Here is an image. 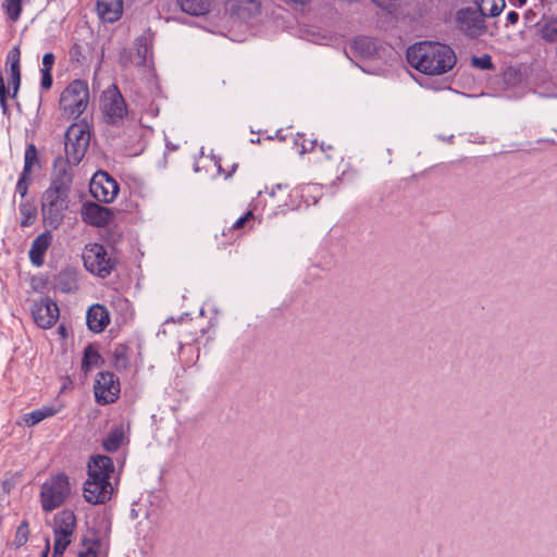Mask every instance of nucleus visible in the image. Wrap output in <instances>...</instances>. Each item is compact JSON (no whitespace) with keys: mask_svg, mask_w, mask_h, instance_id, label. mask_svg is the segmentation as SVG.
<instances>
[{"mask_svg":"<svg viewBox=\"0 0 557 557\" xmlns=\"http://www.w3.org/2000/svg\"><path fill=\"white\" fill-rule=\"evenodd\" d=\"M406 58L413 69L430 76L448 73L457 62L454 49L438 41L416 42L407 49Z\"/></svg>","mask_w":557,"mask_h":557,"instance_id":"nucleus-1","label":"nucleus"},{"mask_svg":"<svg viewBox=\"0 0 557 557\" xmlns=\"http://www.w3.org/2000/svg\"><path fill=\"white\" fill-rule=\"evenodd\" d=\"M71 495V484L69 476L64 472H59L47 479L40 491V503L42 510L51 512L62 506Z\"/></svg>","mask_w":557,"mask_h":557,"instance_id":"nucleus-2","label":"nucleus"},{"mask_svg":"<svg viewBox=\"0 0 557 557\" xmlns=\"http://www.w3.org/2000/svg\"><path fill=\"white\" fill-rule=\"evenodd\" d=\"M69 203L70 196L45 190L40 205L44 226L52 231L58 230L64 221Z\"/></svg>","mask_w":557,"mask_h":557,"instance_id":"nucleus-3","label":"nucleus"},{"mask_svg":"<svg viewBox=\"0 0 557 557\" xmlns=\"http://www.w3.org/2000/svg\"><path fill=\"white\" fill-rule=\"evenodd\" d=\"M89 143V125L87 123L72 124L65 133V160L77 165L83 160Z\"/></svg>","mask_w":557,"mask_h":557,"instance_id":"nucleus-4","label":"nucleus"},{"mask_svg":"<svg viewBox=\"0 0 557 557\" xmlns=\"http://www.w3.org/2000/svg\"><path fill=\"white\" fill-rule=\"evenodd\" d=\"M83 261L86 270L99 277H107L116 265V260L108 256L103 245L90 243L85 246Z\"/></svg>","mask_w":557,"mask_h":557,"instance_id":"nucleus-5","label":"nucleus"},{"mask_svg":"<svg viewBox=\"0 0 557 557\" xmlns=\"http://www.w3.org/2000/svg\"><path fill=\"white\" fill-rule=\"evenodd\" d=\"M455 22L457 28L470 39H476L487 30L485 13H482L476 7L459 9L456 12Z\"/></svg>","mask_w":557,"mask_h":557,"instance_id":"nucleus-6","label":"nucleus"},{"mask_svg":"<svg viewBox=\"0 0 557 557\" xmlns=\"http://www.w3.org/2000/svg\"><path fill=\"white\" fill-rule=\"evenodd\" d=\"M21 50L14 46L7 55V63L10 64L9 86L5 85L2 72L0 71V104H7L9 98L15 99L21 86Z\"/></svg>","mask_w":557,"mask_h":557,"instance_id":"nucleus-7","label":"nucleus"},{"mask_svg":"<svg viewBox=\"0 0 557 557\" xmlns=\"http://www.w3.org/2000/svg\"><path fill=\"white\" fill-rule=\"evenodd\" d=\"M119 190L117 182L106 171L99 170L91 177L89 191L98 202H112Z\"/></svg>","mask_w":557,"mask_h":557,"instance_id":"nucleus-8","label":"nucleus"},{"mask_svg":"<svg viewBox=\"0 0 557 557\" xmlns=\"http://www.w3.org/2000/svg\"><path fill=\"white\" fill-rule=\"evenodd\" d=\"M94 388L98 404H113L119 398L121 392L120 380L113 372H99Z\"/></svg>","mask_w":557,"mask_h":557,"instance_id":"nucleus-9","label":"nucleus"},{"mask_svg":"<svg viewBox=\"0 0 557 557\" xmlns=\"http://www.w3.org/2000/svg\"><path fill=\"white\" fill-rule=\"evenodd\" d=\"M30 311L35 323L44 330L52 327L60 315L58 305L50 297L34 300Z\"/></svg>","mask_w":557,"mask_h":557,"instance_id":"nucleus-10","label":"nucleus"},{"mask_svg":"<svg viewBox=\"0 0 557 557\" xmlns=\"http://www.w3.org/2000/svg\"><path fill=\"white\" fill-rule=\"evenodd\" d=\"M70 164L72 163L62 158H57L54 160L50 185L46 190L70 196L73 183V174L71 172Z\"/></svg>","mask_w":557,"mask_h":557,"instance_id":"nucleus-11","label":"nucleus"},{"mask_svg":"<svg viewBox=\"0 0 557 557\" xmlns=\"http://www.w3.org/2000/svg\"><path fill=\"white\" fill-rule=\"evenodd\" d=\"M84 498L91 505H100L109 502L113 494L110 480L87 478L83 487Z\"/></svg>","mask_w":557,"mask_h":557,"instance_id":"nucleus-12","label":"nucleus"},{"mask_svg":"<svg viewBox=\"0 0 557 557\" xmlns=\"http://www.w3.org/2000/svg\"><path fill=\"white\" fill-rule=\"evenodd\" d=\"M81 216L87 225L104 227L113 220L114 212L98 202L85 201L81 208Z\"/></svg>","mask_w":557,"mask_h":557,"instance_id":"nucleus-13","label":"nucleus"},{"mask_svg":"<svg viewBox=\"0 0 557 557\" xmlns=\"http://www.w3.org/2000/svg\"><path fill=\"white\" fill-rule=\"evenodd\" d=\"M59 104H89V88L85 79L72 81L61 92Z\"/></svg>","mask_w":557,"mask_h":557,"instance_id":"nucleus-14","label":"nucleus"},{"mask_svg":"<svg viewBox=\"0 0 557 557\" xmlns=\"http://www.w3.org/2000/svg\"><path fill=\"white\" fill-rule=\"evenodd\" d=\"M51 232L52 230L47 228L33 240L28 251L29 260L33 265L41 267L45 263L46 252L53 240V235Z\"/></svg>","mask_w":557,"mask_h":557,"instance_id":"nucleus-15","label":"nucleus"},{"mask_svg":"<svg viewBox=\"0 0 557 557\" xmlns=\"http://www.w3.org/2000/svg\"><path fill=\"white\" fill-rule=\"evenodd\" d=\"M114 472V463L107 455L91 456L87 463V475L89 478L110 480Z\"/></svg>","mask_w":557,"mask_h":557,"instance_id":"nucleus-16","label":"nucleus"},{"mask_svg":"<svg viewBox=\"0 0 557 557\" xmlns=\"http://www.w3.org/2000/svg\"><path fill=\"white\" fill-rule=\"evenodd\" d=\"M52 287L63 294L78 290V272L75 268L62 269L52 280Z\"/></svg>","mask_w":557,"mask_h":557,"instance_id":"nucleus-17","label":"nucleus"},{"mask_svg":"<svg viewBox=\"0 0 557 557\" xmlns=\"http://www.w3.org/2000/svg\"><path fill=\"white\" fill-rule=\"evenodd\" d=\"M87 326L94 333H101L110 323V314L106 306L95 304L86 314Z\"/></svg>","mask_w":557,"mask_h":557,"instance_id":"nucleus-18","label":"nucleus"},{"mask_svg":"<svg viewBox=\"0 0 557 557\" xmlns=\"http://www.w3.org/2000/svg\"><path fill=\"white\" fill-rule=\"evenodd\" d=\"M97 12L102 21L114 23L123 14V0H97Z\"/></svg>","mask_w":557,"mask_h":557,"instance_id":"nucleus-19","label":"nucleus"},{"mask_svg":"<svg viewBox=\"0 0 557 557\" xmlns=\"http://www.w3.org/2000/svg\"><path fill=\"white\" fill-rule=\"evenodd\" d=\"M76 527L75 513L70 509H64L54 516V535L71 537Z\"/></svg>","mask_w":557,"mask_h":557,"instance_id":"nucleus-20","label":"nucleus"},{"mask_svg":"<svg viewBox=\"0 0 557 557\" xmlns=\"http://www.w3.org/2000/svg\"><path fill=\"white\" fill-rule=\"evenodd\" d=\"M153 33L151 28H147L143 35L136 37L135 39V50L138 57L137 66H145L148 60V57L152 55L153 48Z\"/></svg>","mask_w":557,"mask_h":557,"instance_id":"nucleus-21","label":"nucleus"},{"mask_svg":"<svg viewBox=\"0 0 557 557\" xmlns=\"http://www.w3.org/2000/svg\"><path fill=\"white\" fill-rule=\"evenodd\" d=\"M541 38L548 44L557 42V16L542 15L541 21L534 24Z\"/></svg>","mask_w":557,"mask_h":557,"instance_id":"nucleus-22","label":"nucleus"},{"mask_svg":"<svg viewBox=\"0 0 557 557\" xmlns=\"http://www.w3.org/2000/svg\"><path fill=\"white\" fill-rule=\"evenodd\" d=\"M350 49L356 55L370 59L376 53L377 47L373 38L360 36L352 40Z\"/></svg>","mask_w":557,"mask_h":557,"instance_id":"nucleus-23","label":"nucleus"},{"mask_svg":"<svg viewBox=\"0 0 557 557\" xmlns=\"http://www.w3.org/2000/svg\"><path fill=\"white\" fill-rule=\"evenodd\" d=\"M181 10L191 16H203L211 10L212 0H176Z\"/></svg>","mask_w":557,"mask_h":557,"instance_id":"nucleus-24","label":"nucleus"},{"mask_svg":"<svg viewBox=\"0 0 557 557\" xmlns=\"http://www.w3.org/2000/svg\"><path fill=\"white\" fill-rule=\"evenodd\" d=\"M528 67L524 65L509 66L503 73V81L509 87L520 86L525 82Z\"/></svg>","mask_w":557,"mask_h":557,"instance_id":"nucleus-25","label":"nucleus"},{"mask_svg":"<svg viewBox=\"0 0 557 557\" xmlns=\"http://www.w3.org/2000/svg\"><path fill=\"white\" fill-rule=\"evenodd\" d=\"M18 212L21 214L20 225L22 227H29L37 220L38 209L33 200L21 201L18 205Z\"/></svg>","mask_w":557,"mask_h":557,"instance_id":"nucleus-26","label":"nucleus"},{"mask_svg":"<svg viewBox=\"0 0 557 557\" xmlns=\"http://www.w3.org/2000/svg\"><path fill=\"white\" fill-rule=\"evenodd\" d=\"M103 120L107 124L119 126L129 117L128 107H103Z\"/></svg>","mask_w":557,"mask_h":557,"instance_id":"nucleus-27","label":"nucleus"},{"mask_svg":"<svg viewBox=\"0 0 557 557\" xmlns=\"http://www.w3.org/2000/svg\"><path fill=\"white\" fill-rule=\"evenodd\" d=\"M472 1H473L474 5L482 13H485V17L498 16L506 5L505 0H472Z\"/></svg>","mask_w":557,"mask_h":557,"instance_id":"nucleus-28","label":"nucleus"},{"mask_svg":"<svg viewBox=\"0 0 557 557\" xmlns=\"http://www.w3.org/2000/svg\"><path fill=\"white\" fill-rule=\"evenodd\" d=\"M58 412L52 406H44L36 410H33L24 416V421L28 426H34L42 420L54 416Z\"/></svg>","mask_w":557,"mask_h":557,"instance_id":"nucleus-29","label":"nucleus"},{"mask_svg":"<svg viewBox=\"0 0 557 557\" xmlns=\"http://www.w3.org/2000/svg\"><path fill=\"white\" fill-rule=\"evenodd\" d=\"M102 362H103L102 357L99 354V351L97 350V348L94 347V345H88L84 349V356H83V360H82V370L84 372L90 371L91 368L98 367Z\"/></svg>","mask_w":557,"mask_h":557,"instance_id":"nucleus-30","label":"nucleus"},{"mask_svg":"<svg viewBox=\"0 0 557 557\" xmlns=\"http://www.w3.org/2000/svg\"><path fill=\"white\" fill-rule=\"evenodd\" d=\"M124 432L122 429L115 428L110 431L108 436L102 442V447L109 453L116 451L123 442Z\"/></svg>","mask_w":557,"mask_h":557,"instance_id":"nucleus-31","label":"nucleus"},{"mask_svg":"<svg viewBox=\"0 0 557 557\" xmlns=\"http://www.w3.org/2000/svg\"><path fill=\"white\" fill-rule=\"evenodd\" d=\"M100 104H126L115 84L110 85L100 96Z\"/></svg>","mask_w":557,"mask_h":557,"instance_id":"nucleus-32","label":"nucleus"},{"mask_svg":"<svg viewBox=\"0 0 557 557\" xmlns=\"http://www.w3.org/2000/svg\"><path fill=\"white\" fill-rule=\"evenodd\" d=\"M35 165H38V168H40L37 148L32 143V144H28L25 149L24 166H23L22 173L32 175V171Z\"/></svg>","mask_w":557,"mask_h":557,"instance_id":"nucleus-33","label":"nucleus"},{"mask_svg":"<svg viewBox=\"0 0 557 557\" xmlns=\"http://www.w3.org/2000/svg\"><path fill=\"white\" fill-rule=\"evenodd\" d=\"M127 347L119 345L113 351V366L117 371L126 370L128 367Z\"/></svg>","mask_w":557,"mask_h":557,"instance_id":"nucleus-34","label":"nucleus"},{"mask_svg":"<svg viewBox=\"0 0 557 557\" xmlns=\"http://www.w3.org/2000/svg\"><path fill=\"white\" fill-rule=\"evenodd\" d=\"M22 1L23 0H5L3 2V8L8 18L12 22H16L22 14Z\"/></svg>","mask_w":557,"mask_h":557,"instance_id":"nucleus-35","label":"nucleus"},{"mask_svg":"<svg viewBox=\"0 0 557 557\" xmlns=\"http://www.w3.org/2000/svg\"><path fill=\"white\" fill-rule=\"evenodd\" d=\"M91 533L92 537L90 540V545L85 550H81L78 553V557H99L101 539L98 531L92 530Z\"/></svg>","mask_w":557,"mask_h":557,"instance_id":"nucleus-36","label":"nucleus"},{"mask_svg":"<svg viewBox=\"0 0 557 557\" xmlns=\"http://www.w3.org/2000/svg\"><path fill=\"white\" fill-rule=\"evenodd\" d=\"M28 536H29V525H28V522L26 520H23L21 522V524L17 527V530H16V533H15V537L13 540L12 545L15 548L22 547L28 541Z\"/></svg>","mask_w":557,"mask_h":557,"instance_id":"nucleus-37","label":"nucleus"},{"mask_svg":"<svg viewBox=\"0 0 557 557\" xmlns=\"http://www.w3.org/2000/svg\"><path fill=\"white\" fill-rule=\"evenodd\" d=\"M471 65L475 69H480L483 71H491V70L495 69L492 58L487 53H484L481 57L472 55L471 57Z\"/></svg>","mask_w":557,"mask_h":557,"instance_id":"nucleus-38","label":"nucleus"},{"mask_svg":"<svg viewBox=\"0 0 557 557\" xmlns=\"http://www.w3.org/2000/svg\"><path fill=\"white\" fill-rule=\"evenodd\" d=\"M71 543V537H65L63 535H54V544H53V557L60 555L62 556Z\"/></svg>","mask_w":557,"mask_h":557,"instance_id":"nucleus-39","label":"nucleus"},{"mask_svg":"<svg viewBox=\"0 0 557 557\" xmlns=\"http://www.w3.org/2000/svg\"><path fill=\"white\" fill-rule=\"evenodd\" d=\"M70 61L83 65L86 61V57L83 53V48L79 44L75 42L69 51Z\"/></svg>","mask_w":557,"mask_h":557,"instance_id":"nucleus-40","label":"nucleus"},{"mask_svg":"<svg viewBox=\"0 0 557 557\" xmlns=\"http://www.w3.org/2000/svg\"><path fill=\"white\" fill-rule=\"evenodd\" d=\"M30 182H32L30 175L21 173L20 178L15 186V191L22 198H24L27 195Z\"/></svg>","mask_w":557,"mask_h":557,"instance_id":"nucleus-41","label":"nucleus"},{"mask_svg":"<svg viewBox=\"0 0 557 557\" xmlns=\"http://www.w3.org/2000/svg\"><path fill=\"white\" fill-rule=\"evenodd\" d=\"M55 62V55L52 52H46L42 57V67L40 71L52 72Z\"/></svg>","mask_w":557,"mask_h":557,"instance_id":"nucleus-42","label":"nucleus"},{"mask_svg":"<svg viewBox=\"0 0 557 557\" xmlns=\"http://www.w3.org/2000/svg\"><path fill=\"white\" fill-rule=\"evenodd\" d=\"M41 79H40V88L45 90H49L53 84L52 72L40 71Z\"/></svg>","mask_w":557,"mask_h":557,"instance_id":"nucleus-43","label":"nucleus"},{"mask_svg":"<svg viewBox=\"0 0 557 557\" xmlns=\"http://www.w3.org/2000/svg\"><path fill=\"white\" fill-rule=\"evenodd\" d=\"M133 61V53L128 49H123L119 55V63L122 67H127Z\"/></svg>","mask_w":557,"mask_h":557,"instance_id":"nucleus-44","label":"nucleus"},{"mask_svg":"<svg viewBox=\"0 0 557 557\" xmlns=\"http://www.w3.org/2000/svg\"><path fill=\"white\" fill-rule=\"evenodd\" d=\"M252 218H253V213H252V211H248V212H246L243 216L238 218V219L234 222V224H233V226H232V227H233L234 230L242 228V227L245 225V223H246L248 220L252 219Z\"/></svg>","mask_w":557,"mask_h":557,"instance_id":"nucleus-45","label":"nucleus"},{"mask_svg":"<svg viewBox=\"0 0 557 557\" xmlns=\"http://www.w3.org/2000/svg\"><path fill=\"white\" fill-rule=\"evenodd\" d=\"M317 145V140L315 139H302V143H301V153H306V152H310L314 149Z\"/></svg>","mask_w":557,"mask_h":557,"instance_id":"nucleus-46","label":"nucleus"},{"mask_svg":"<svg viewBox=\"0 0 557 557\" xmlns=\"http://www.w3.org/2000/svg\"><path fill=\"white\" fill-rule=\"evenodd\" d=\"M289 186L287 184H276L271 191L269 193V196L271 198H275L276 191H282L287 195Z\"/></svg>","mask_w":557,"mask_h":557,"instance_id":"nucleus-47","label":"nucleus"},{"mask_svg":"<svg viewBox=\"0 0 557 557\" xmlns=\"http://www.w3.org/2000/svg\"><path fill=\"white\" fill-rule=\"evenodd\" d=\"M506 21H507L506 26L517 24V23H518V21H519V14H518V12H516V11H509V12L507 13Z\"/></svg>","mask_w":557,"mask_h":557,"instance_id":"nucleus-48","label":"nucleus"},{"mask_svg":"<svg viewBox=\"0 0 557 557\" xmlns=\"http://www.w3.org/2000/svg\"><path fill=\"white\" fill-rule=\"evenodd\" d=\"M117 307L121 308V310L127 311L129 309V301L126 298H117V300L114 302Z\"/></svg>","mask_w":557,"mask_h":557,"instance_id":"nucleus-49","label":"nucleus"},{"mask_svg":"<svg viewBox=\"0 0 557 557\" xmlns=\"http://www.w3.org/2000/svg\"><path fill=\"white\" fill-rule=\"evenodd\" d=\"M535 16H536V13L534 12V10L533 9H529L524 13L523 18L525 20V23L531 24V23L534 22Z\"/></svg>","mask_w":557,"mask_h":557,"instance_id":"nucleus-50","label":"nucleus"},{"mask_svg":"<svg viewBox=\"0 0 557 557\" xmlns=\"http://www.w3.org/2000/svg\"><path fill=\"white\" fill-rule=\"evenodd\" d=\"M285 2L293 5H306L310 0H285Z\"/></svg>","mask_w":557,"mask_h":557,"instance_id":"nucleus-51","label":"nucleus"},{"mask_svg":"<svg viewBox=\"0 0 557 557\" xmlns=\"http://www.w3.org/2000/svg\"><path fill=\"white\" fill-rule=\"evenodd\" d=\"M320 148L323 152H327V151H331L333 150V146L332 145H325L324 143H321L320 145ZM326 158L327 159H331L332 156L330 153H326Z\"/></svg>","mask_w":557,"mask_h":557,"instance_id":"nucleus-52","label":"nucleus"},{"mask_svg":"<svg viewBox=\"0 0 557 557\" xmlns=\"http://www.w3.org/2000/svg\"><path fill=\"white\" fill-rule=\"evenodd\" d=\"M274 138L278 139V140H285L286 137H285V135H283V129H277L275 132L274 136H269L268 137V139H274Z\"/></svg>","mask_w":557,"mask_h":557,"instance_id":"nucleus-53","label":"nucleus"},{"mask_svg":"<svg viewBox=\"0 0 557 557\" xmlns=\"http://www.w3.org/2000/svg\"><path fill=\"white\" fill-rule=\"evenodd\" d=\"M86 108H87V107H83V109H82V107H81V106H77V107H70V109H71V111H70V112H71L72 114L77 113L78 115H81V114L85 111V109H86Z\"/></svg>","mask_w":557,"mask_h":557,"instance_id":"nucleus-54","label":"nucleus"},{"mask_svg":"<svg viewBox=\"0 0 557 557\" xmlns=\"http://www.w3.org/2000/svg\"><path fill=\"white\" fill-rule=\"evenodd\" d=\"M58 332L60 333V335H61L62 337H66V336H67V330H66V327H65V325H64V324H60V325L58 326Z\"/></svg>","mask_w":557,"mask_h":557,"instance_id":"nucleus-55","label":"nucleus"},{"mask_svg":"<svg viewBox=\"0 0 557 557\" xmlns=\"http://www.w3.org/2000/svg\"><path fill=\"white\" fill-rule=\"evenodd\" d=\"M90 540H91V537L84 536L82 539V545L88 547L90 545Z\"/></svg>","mask_w":557,"mask_h":557,"instance_id":"nucleus-56","label":"nucleus"},{"mask_svg":"<svg viewBox=\"0 0 557 557\" xmlns=\"http://www.w3.org/2000/svg\"><path fill=\"white\" fill-rule=\"evenodd\" d=\"M236 168H237V164H233L232 170H231L230 172H227V173H226L225 177H226V178H227V177H230V176L232 175V173H234V172H235Z\"/></svg>","mask_w":557,"mask_h":557,"instance_id":"nucleus-57","label":"nucleus"},{"mask_svg":"<svg viewBox=\"0 0 557 557\" xmlns=\"http://www.w3.org/2000/svg\"><path fill=\"white\" fill-rule=\"evenodd\" d=\"M1 108H2V113H3L4 115H10V108H11V107H1Z\"/></svg>","mask_w":557,"mask_h":557,"instance_id":"nucleus-58","label":"nucleus"},{"mask_svg":"<svg viewBox=\"0 0 557 557\" xmlns=\"http://www.w3.org/2000/svg\"><path fill=\"white\" fill-rule=\"evenodd\" d=\"M166 148L171 149V150H175L177 147L175 145H172L171 143H168Z\"/></svg>","mask_w":557,"mask_h":557,"instance_id":"nucleus-59","label":"nucleus"},{"mask_svg":"<svg viewBox=\"0 0 557 557\" xmlns=\"http://www.w3.org/2000/svg\"><path fill=\"white\" fill-rule=\"evenodd\" d=\"M517 2L519 7H522L527 3V0H517Z\"/></svg>","mask_w":557,"mask_h":557,"instance_id":"nucleus-60","label":"nucleus"},{"mask_svg":"<svg viewBox=\"0 0 557 557\" xmlns=\"http://www.w3.org/2000/svg\"><path fill=\"white\" fill-rule=\"evenodd\" d=\"M250 143H252V144H259V143H260V138H259V137H258V138H253V139H251V140H250Z\"/></svg>","mask_w":557,"mask_h":557,"instance_id":"nucleus-61","label":"nucleus"},{"mask_svg":"<svg viewBox=\"0 0 557 557\" xmlns=\"http://www.w3.org/2000/svg\"><path fill=\"white\" fill-rule=\"evenodd\" d=\"M47 554H48V548L42 553L41 557H47Z\"/></svg>","mask_w":557,"mask_h":557,"instance_id":"nucleus-62","label":"nucleus"},{"mask_svg":"<svg viewBox=\"0 0 557 557\" xmlns=\"http://www.w3.org/2000/svg\"><path fill=\"white\" fill-rule=\"evenodd\" d=\"M454 138V135H450V137H447V140H451Z\"/></svg>","mask_w":557,"mask_h":557,"instance_id":"nucleus-63","label":"nucleus"},{"mask_svg":"<svg viewBox=\"0 0 557 557\" xmlns=\"http://www.w3.org/2000/svg\"><path fill=\"white\" fill-rule=\"evenodd\" d=\"M454 138V135H450V137H447V140H451Z\"/></svg>","mask_w":557,"mask_h":557,"instance_id":"nucleus-64","label":"nucleus"}]
</instances>
